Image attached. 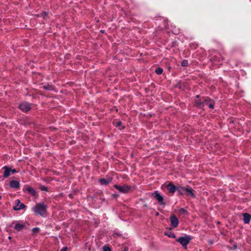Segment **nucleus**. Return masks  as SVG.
I'll use <instances>...</instances> for the list:
<instances>
[{
	"instance_id": "1",
	"label": "nucleus",
	"mask_w": 251,
	"mask_h": 251,
	"mask_svg": "<svg viewBox=\"0 0 251 251\" xmlns=\"http://www.w3.org/2000/svg\"><path fill=\"white\" fill-rule=\"evenodd\" d=\"M47 206L42 203L37 204L33 208V211L36 214L43 216L46 212Z\"/></svg>"
},
{
	"instance_id": "2",
	"label": "nucleus",
	"mask_w": 251,
	"mask_h": 251,
	"mask_svg": "<svg viewBox=\"0 0 251 251\" xmlns=\"http://www.w3.org/2000/svg\"><path fill=\"white\" fill-rule=\"evenodd\" d=\"M177 191L180 195H183L184 193H186V194L188 196H190L192 198L195 197V195L193 192L194 190L192 188L178 187L177 188Z\"/></svg>"
},
{
	"instance_id": "3",
	"label": "nucleus",
	"mask_w": 251,
	"mask_h": 251,
	"mask_svg": "<svg viewBox=\"0 0 251 251\" xmlns=\"http://www.w3.org/2000/svg\"><path fill=\"white\" fill-rule=\"evenodd\" d=\"M191 238L188 235H184L183 237H180L177 239L178 242L183 247L186 248L187 245L189 243Z\"/></svg>"
},
{
	"instance_id": "4",
	"label": "nucleus",
	"mask_w": 251,
	"mask_h": 251,
	"mask_svg": "<svg viewBox=\"0 0 251 251\" xmlns=\"http://www.w3.org/2000/svg\"><path fill=\"white\" fill-rule=\"evenodd\" d=\"M114 187L118 189L120 192L126 193L128 192L130 189L131 187L130 186L127 185H115Z\"/></svg>"
},
{
	"instance_id": "5",
	"label": "nucleus",
	"mask_w": 251,
	"mask_h": 251,
	"mask_svg": "<svg viewBox=\"0 0 251 251\" xmlns=\"http://www.w3.org/2000/svg\"><path fill=\"white\" fill-rule=\"evenodd\" d=\"M3 169L5 170L4 176L6 177L16 172L15 169H10L6 166L4 167Z\"/></svg>"
},
{
	"instance_id": "6",
	"label": "nucleus",
	"mask_w": 251,
	"mask_h": 251,
	"mask_svg": "<svg viewBox=\"0 0 251 251\" xmlns=\"http://www.w3.org/2000/svg\"><path fill=\"white\" fill-rule=\"evenodd\" d=\"M152 196L155 198L161 204H164L163 202V197L157 192L156 191L152 194Z\"/></svg>"
},
{
	"instance_id": "7",
	"label": "nucleus",
	"mask_w": 251,
	"mask_h": 251,
	"mask_svg": "<svg viewBox=\"0 0 251 251\" xmlns=\"http://www.w3.org/2000/svg\"><path fill=\"white\" fill-rule=\"evenodd\" d=\"M19 108L22 111H23L24 112H27L30 109V105L29 103L24 102V103H21L20 105Z\"/></svg>"
},
{
	"instance_id": "8",
	"label": "nucleus",
	"mask_w": 251,
	"mask_h": 251,
	"mask_svg": "<svg viewBox=\"0 0 251 251\" xmlns=\"http://www.w3.org/2000/svg\"><path fill=\"white\" fill-rule=\"evenodd\" d=\"M170 221H171V225L174 227H176L178 226V219L174 215H172L171 216Z\"/></svg>"
},
{
	"instance_id": "9",
	"label": "nucleus",
	"mask_w": 251,
	"mask_h": 251,
	"mask_svg": "<svg viewBox=\"0 0 251 251\" xmlns=\"http://www.w3.org/2000/svg\"><path fill=\"white\" fill-rule=\"evenodd\" d=\"M15 204L16 205L14 207V209L15 210L22 209L25 207V205L18 200L15 201Z\"/></svg>"
},
{
	"instance_id": "10",
	"label": "nucleus",
	"mask_w": 251,
	"mask_h": 251,
	"mask_svg": "<svg viewBox=\"0 0 251 251\" xmlns=\"http://www.w3.org/2000/svg\"><path fill=\"white\" fill-rule=\"evenodd\" d=\"M25 223L18 222L14 226V228L16 230L19 231L22 230L25 227Z\"/></svg>"
},
{
	"instance_id": "11",
	"label": "nucleus",
	"mask_w": 251,
	"mask_h": 251,
	"mask_svg": "<svg viewBox=\"0 0 251 251\" xmlns=\"http://www.w3.org/2000/svg\"><path fill=\"white\" fill-rule=\"evenodd\" d=\"M10 186L12 188H19L20 186V182L17 180H12L10 182Z\"/></svg>"
},
{
	"instance_id": "12",
	"label": "nucleus",
	"mask_w": 251,
	"mask_h": 251,
	"mask_svg": "<svg viewBox=\"0 0 251 251\" xmlns=\"http://www.w3.org/2000/svg\"><path fill=\"white\" fill-rule=\"evenodd\" d=\"M167 188L169 191L172 193H174L176 190L177 191V188L172 183H170L167 185Z\"/></svg>"
},
{
	"instance_id": "13",
	"label": "nucleus",
	"mask_w": 251,
	"mask_h": 251,
	"mask_svg": "<svg viewBox=\"0 0 251 251\" xmlns=\"http://www.w3.org/2000/svg\"><path fill=\"white\" fill-rule=\"evenodd\" d=\"M203 104L207 105L210 108H213L214 107V102L210 100H205Z\"/></svg>"
},
{
	"instance_id": "14",
	"label": "nucleus",
	"mask_w": 251,
	"mask_h": 251,
	"mask_svg": "<svg viewBox=\"0 0 251 251\" xmlns=\"http://www.w3.org/2000/svg\"><path fill=\"white\" fill-rule=\"evenodd\" d=\"M244 217V222L245 223H249L251 220V216L248 213H244L243 214Z\"/></svg>"
},
{
	"instance_id": "15",
	"label": "nucleus",
	"mask_w": 251,
	"mask_h": 251,
	"mask_svg": "<svg viewBox=\"0 0 251 251\" xmlns=\"http://www.w3.org/2000/svg\"><path fill=\"white\" fill-rule=\"evenodd\" d=\"M26 190L30 194H31L32 196H35L36 194L35 190L33 188L30 186L26 187Z\"/></svg>"
},
{
	"instance_id": "16",
	"label": "nucleus",
	"mask_w": 251,
	"mask_h": 251,
	"mask_svg": "<svg viewBox=\"0 0 251 251\" xmlns=\"http://www.w3.org/2000/svg\"><path fill=\"white\" fill-rule=\"evenodd\" d=\"M99 181L101 185H106L108 184L111 181V179H106L102 178L100 179Z\"/></svg>"
},
{
	"instance_id": "17",
	"label": "nucleus",
	"mask_w": 251,
	"mask_h": 251,
	"mask_svg": "<svg viewBox=\"0 0 251 251\" xmlns=\"http://www.w3.org/2000/svg\"><path fill=\"white\" fill-rule=\"evenodd\" d=\"M114 124L116 126L120 127L122 125V123L119 121L116 120L114 122Z\"/></svg>"
},
{
	"instance_id": "18",
	"label": "nucleus",
	"mask_w": 251,
	"mask_h": 251,
	"mask_svg": "<svg viewBox=\"0 0 251 251\" xmlns=\"http://www.w3.org/2000/svg\"><path fill=\"white\" fill-rule=\"evenodd\" d=\"M155 72L156 73V74H161L163 72V69L161 68H157L156 70H155Z\"/></svg>"
},
{
	"instance_id": "19",
	"label": "nucleus",
	"mask_w": 251,
	"mask_h": 251,
	"mask_svg": "<svg viewBox=\"0 0 251 251\" xmlns=\"http://www.w3.org/2000/svg\"><path fill=\"white\" fill-rule=\"evenodd\" d=\"M188 62L187 60H183L181 62V65L183 67H186L188 65Z\"/></svg>"
},
{
	"instance_id": "20",
	"label": "nucleus",
	"mask_w": 251,
	"mask_h": 251,
	"mask_svg": "<svg viewBox=\"0 0 251 251\" xmlns=\"http://www.w3.org/2000/svg\"><path fill=\"white\" fill-rule=\"evenodd\" d=\"M43 87L45 89L51 90L52 89V86L49 85H44Z\"/></svg>"
},
{
	"instance_id": "21",
	"label": "nucleus",
	"mask_w": 251,
	"mask_h": 251,
	"mask_svg": "<svg viewBox=\"0 0 251 251\" xmlns=\"http://www.w3.org/2000/svg\"><path fill=\"white\" fill-rule=\"evenodd\" d=\"M39 231V228L38 227L33 228L32 229V232L33 233H37Z\"/></svg>"
},
{
	"instance_id": "22",
	"label": "nucleus",
	"mask_w": 251,
	"mask_h": 251,
	"mask_svg": "<svg viewBox=\"0 0 251 251\" xmlns=\"http://www.w3.org/2000/svg\"><path fill=\"white\" fill-rule=\"evenodd\" d=\"M165 234L166 235H167L169 237H172V238H174L176 237L174 233H170L169 234L168 233H166Z\"/></svg>"
},
{
	"instance_id": "23",
	"label": "nucleus",
	"mask_w": 251,
	"mask_h": 251,
	"mask_svg": "<svg viewBox=\"0 0 251 251\" xmlns=\"http://www.w3.org/2000/svg\"><path fill=\"white\" fill-rule=\"evenodd\" d=\"M103 251H111L109 247L107 246H104L103 247Z\"/></svg>"
},
{
	"instance_id": "24",
	"label": "nucleus",
	"mask_w": 251,
	"mask_h": 251,
	"mask_svg": "<svg viewBox=\"0 0 251 251\" xmlns=\"http://www.w3.org/2000/svg\"><path fill=\"white\" fill-rule=\"evenodd\" d=\"M67 247H63L60 251H67Z\"/></svg>"
},
{
	"instance_id": "25",
	"label": "nucleus",
	"mask_w": 251,
	"mask_h": 251,
	"mask_svg": "<svg viewBox=\"0 0 251 251\" xmlns=\"http://www.w3.org/2000/svg\"><path fill=\"white\" fill-rule=\"evenodd\" d=\"M196 103L199 106H201V104L200 102H198L197 101H196Z\"/></svg>"
},
{
	"instance_id": "26",
	"label": "nucleus",
	"mask_w": 251,
	"mask_h": 251,
	"mask_svg": "<svg viewBox=\"0 0 251 251\" xmlns=\"http://www.w3.org/2000/svg\"><path fill=\"white\" fill-rule=\"evenodd\" d=\"M124 128V126H122V127L120 128V129H123Z\"/></svg>"
},
{
	"instance_id": "27",
	"label": "nucleus",
	"mask_w": 251,
	"mask_h": 251,
	"mask_svg": "<svg viewBox=\"0 0 251 251\" xmlns=\"http://www.w3.org/2000/svg\"><path fill=\"white\" fill-rule=\"evenodd\" d=\"M156 215H158V212H157V213H156Z\"/></svg>"
}]
</instances>
